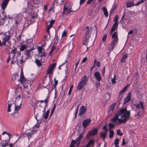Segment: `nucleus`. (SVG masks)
<instances>
[{"instance_id": "f257e3e1", "label": "nucleus", "mask_w": 147, "mask_h": 147, "mask_svg": "<svg viewBox=\"0 0 147 147\" xmlns=\"http://www.w3.org/2000/svg\"><path fill=\"white\" fill-rule=\"evenodd\" d=\"M130 115L129 111H127L126 108H122L118 112L114 117L111 119V121L115 123H124L129 118Z\"/></svg>"}, {"instance_id": "f03ea898", "label": "nucleus", "mask_w": 147, "mask_h": 147, "mask_svg": "<svg viewBox=\"0 0 147 147\" xmlns=\"http://www.w3.org/2000/svg\"><path fill=\"white\" fill-rule=\"evenodd\" d=\"M0 35L1 36V38L2 40V44H4V45H5L6 42H9L12 36L10 30L4 32H1Z\"/></svg>"}, {"instance_id": "7ed1b4c3", "label": "nucleus", "mask_w": 147, "mask_h": 147, "mask_svg": "<svg viewBox=\"0 0 147 147\" xmlns=\"http://www.w3.org/2000/svg\"><path fill=\"white\" fill-rule=\"evenodd\" d=\"M14 96L15 97L16 99L14 102V105H21L23 99L22 98L20 97L21 96L19 94L18 89H16L15 90L14 94Z\"/></svg>"}, {"instance_id": "20e7f679", "label": "nucleus", "mask_w": 147, "mask_h": 147, "mask_svg": "<svg viewBox=\"0 0 147 147\" xmlns=\"http://www.w3.org/2000/svg\"><path fill=\"white\" fill-rule=\"evenodd\" d=\"M112 38L113 39V40L110 44L109 48L110 51H112L114 47L117 44L118 39L117 32H115L112 34Z\"/></svg>"}, {"instance_id": "39448f33", "label": "nucleus", "mask_w": 147, "mask_h": 147, "mask_svg": "<svg viewBox=\"0 0 147 147\" xmlns=\"http://www.w3.org/2000/svg\"><path fill=\"white\" fill-rule=\"evenodd\" d=\"M88 79L86 76L84 75L83 76L78 85L77 89L78 90H80L82 88L83 86L87 84Z\"/></svg>"}, {"instance_id": "423d86ee", "label": "nucleus", "mask_w": 147, "mask_h": 147, "mask_svg": "<svg viewBox=\"0 0 147 147\" xmlns=\"http://www.w3.org/2000/svg\"><path fill=\"white\" fill-rule=\"evenodd\" d=\"M20 80L21 83L23 86L24 88H27L28 86V81L24 78L22 70H21L20 73Z\"/></svg>"}, {"instance_id": "0eeeda50", "label": "nucleus", "mask_w": 147, "mask_h": 147, "mask_svg": "<svg viewBox=\"0 0 147 147\" xmlns=\"http://www.w3.org/2000/svg\"><path fill=\"white\" fill-rule=\"evenodd\" d=\"M134 106L137 110H139L140 112H144V107L143 103L142 101H140L138 104H134Z\"/></svg>"}, {"instance_id": "6e6552de", "label": "nucleus", "mask_w": 147, "mask_h": 147, "mask_svg": "<svg viewBox=\"0 0 147 147\" xmlns=\"http://www.w3.org/2000/svg\"><path fill=\"white\" fill-rule=\"evenodd\" d=\"M37 131V129H29L27 130L26 132V134L28 138V139L33 135L36 133Z\"/></svg>"}, {"instance_id": "1a4fd4ad", "label": "nucleus", "mask_w": 147, "mask_h": 147, "mask_svg": "<svg viewBox=\"0 0 147 147\" xmlns=\"http://www.w3.org/2000/svg\"><path fill=\"white\" fill-rule=\"evenodd\" d=\"M98 129L95 128L92 131H89L87 134L86 138L87 139H89L91 136H94L98 132Z\"/></svg>"}, {"instance_id": "9d476101", "label": "nucleus", "mask_w": 147, "mask_h": 147, "mask_svg": "<svg viewBox=\"0 0 147 147\" xmlns=\"http://www.w3.org/2000/svg\"><path fill=\"white\" fill-rule=\"evenodd\" d=\"M56 63H54L51 64L47 71V73L48 74L51 73L54 70L56 65Z\"/></svg>"}, {"instance_id": "9b49d317", "label": "nucleus", "mask_w": 147, "mask_h": 147, "mask_svg": "<svg viewBox=\"0 0 147 147\" xmlns=\"http://www.w3.org/2000/svg\"><path fill=\"white\" fill-rule=\"evenodd\" d=\"M10 0H2V3L1 4V9L4 10L6 7Z\"/></svg>"}, {"instance_id": "f8f14e48", "label": "nucleus", "mask_w": 147, "mask_h": 147, "mask_svg": "<svg viewBox=\"0 0 147 147\" xmlns=\"http://www.w3.org/2000/svg\"><path fill=\"white\" fill-rule=\"evenodd\" d=\"M95 79L98 81H100L102 79L100 73L98 71L95 72L94 74Z\"/></svg>"}, {"instance_id": "ddd939ff", "label": "nucleus", "mask_w": 147, "mask_h": 147, "mask_svg": "<svg viewBox=\"0 0 147 147\" xmlns=\"http://www.w3.org/2000/svg\"><path fill=\"white\" fill-rule=\"evenodd\" d=\"M86 111V108L84 106H82L80 108L78 115L81 116L85 113Z\"/></svg>"}, {"instance_id": "4468645a", "label": "nucleus", "mask_w": 147, "mask_h": 147, "mask_svg": "<svg viewBox=\"0 0 147 147\" xmlns=\"http://www.w3.org/2000/svg\"><path fill=\"white\" fill-rule=\"evenodd\" d=\"M91 121V119H86L84 120L82 123V126L83 127L86 128L87 127L90 123Z\"/></svg>"}, {"instance_id": "2eb2a0df", "label": "nucleus", "mask_w": 147, "mask_h": 147, "mask_svg": "<svg viewBox=\"0 0 147 147\" xmlns=\"http://www.w3.org/2000/svg\"><path fill=\"white\" fill-rule=\"evenodd\" d=\"M131 93L129 92L128 94L126 97L124 99V102H123L124 104H125V103H127L130 100L131 98Z\"/></svg>"}, {"instance_id": "dca6fc26", "label": "nucleus", "mask_w": 147, "mask_h": 147, "mask_svg": "<svg viewBox=\"0 0 147 147\" xmlns=\"http://www.w3.org/2000/svg\"><path fill=\"white\" fill-rule=\"evenodd\" d=\"M38 52L41 57L44 56L45 55V52H43L42 51V47H39L37 48Z\"/></svg>"}, {"instance_id": "f3484780", "label": "nucleus", "mask_w": 147, "mask_h": 147, "mask_svg": "<svg viewBox=\"0 0 147 147\" xmlns=\"http://www.w3.org/2000/svg\"><path fill=\"white\" fill-rule=\"evenodd\" d=\"M22 19V17L21 15H18L15 18V20L16 24H18L21 22Z\"/></svg>"}, {"instance_id": "a211bd4d", "label": "nucleus", "mask_w": 147, "mask_h": 147, "mask_svg": "<svg viewBox=\"0 0 147 147\" xmlns=\"http://www.w3.org/2000/svg\"><path fill=\"white\" fill-rule=\"evenodd\" d=\"M118 24L119 23H118L114 22V23L113 25V27L111 30V34L112 33L113 31L117 29V28Z\"/></svg>"}, {"instance_id": "6ab92c4d", "label": "nucleus", "mask_w": 147, "mask_h": 147, "mask_svg": "<svg viewBox=\"0 0 147 147\" xmlns=\"http://www.w3.org/2000/svg\"><path fill=\"white\" fill-rule=\"evenodd\" d=\"M94 140L93 139H91L89 140L88 144H87L85 146H84L85 147H89L90 145H93L94 144Z\"/></svg>"}, {"instance_id": "aec40b11", "label": "nucleus", "mask_w": 147, "mask_h": 147, "mask_svg": "<svg viewBox=\"0 0 147 147\" xmlns=\"http://www.w3.org/2000/svg\"><path fill=\"white\" fill-rule=\"evenodd\" d=\"M83 136L82 134H80L79 136L76 139V141L78 142V145L81 141L82 139L83 138Z\"/></svg>"}, {"instance_id": "412c9836", "label": "nucleus", "mask_w": 147, "mask_h": 147, "mask_svg": "<svg viewBox=\"0 0 147 147\" xmlns=\"http://www.w3.org/2000/svg\"><path fill=\"white\" fill-rule=\"evenodd\" d=\"M102 9L105 16L106 17H107L108 16V13L106 8L105 7H103L102 8Z\"/></svg>"}, {"instance_id": "4be33fe9", "label": "nucleus", "mask_w": 147, "mask_h": 147, "mask_svg": "<svg viewBox=\"0 0 147 147\" xmlns=\"http://www.w3.org/2000/svg\"><path fill=\"white\" fill-rule=\"evenodd\" d=\"M16 51V49H15L12 50L10 53H9V55H11L12 58L13 59L14 58L15 56V53Z\"/></svg>"}, {"instance_id": "5701e85b", "label": "nucleus", "mask_w": 147, "mask_h": 147, "mask_svg": "<svg viewBox=\"0 0 147 147\" xmlns=\"http://www.w3.org/2000/svg\"><path fill=\"white\" fill-rule=\"evenodd\" d=\"M65 6H66L65 5L64 6V11H66L68 13L74 11L71 10V8H68L67 7H66Z\"/></svg>"}, {"instance_id": "b1692460", "label": "nucleus", "mask_w": 147, "mask_h": 147, "mask_svg": "<svg viewBox=\"0 0 147 147\" xmlns=\"http://www.w3.org/2000/svg\"><path fill=\"white\" fill-rule=\"evenodd\" d=\"M10 60H12V61L11 62V64H14V63L13 61V59H12L11 55H9V56L7 61V63H8Z\"/></svg>"}, {"instance_id": "393cba45", "label": "nucleus", "mask_w": 147, "mask_h": 147, "mask_svg": "<svg viewBox=\"0 0 147 147\" xmlns=\"http://www.w3.org/2000/svg\"><path fill=\"white\" fill-rule=\"evenodd\" d=\"M21 108V105H15V113H17L19 110Z\"/></svg>"}, {"instance_id": "a878e982", "label": "nucleus", "mask_w": 147, "mask_h": 147, "mask_svg": "<svg viewBox=\"0 0 147 147\" xmlns=\"http://www.w3.org/2000/svg\"><path fill=\"white\" fill-rule=\"evenodd\" d=\"M128 86L127 85L125 86L120 92V94L121 95L123 94L124 93L126 90Z\"/></svg>"}, {"instance_id": "bb28decb", "label": "nucleus", "mask_w": 147, "mask_h": 147, "mask_svg": "<svg viewBox=\"0 0 147 147\" xmlns=\"http://www.w3.org/2000/svg\"><path fill=\"white\" fill-rule=\"evenodd\" d=\"M114 134V132L113 130H110L109 132V137L110 138H112Z\"/></svg>"}, {"instance_id": "cd10ccee", "label": "nucleus", "mask_w": 147, "mask_h": 147, "mask_svg": "<svg viewBox=\"0 0 147 147\" xmlns=\"http://www.w3.org/2000/svg\"><path fill=\"white\" fill-rule=\"evenodd\" d=\"M126 5L127 7H130L133 6H135V4H134V3L132 2L127 3Z\"/></svg>"}, {"instance_id": "c85d7f7f", "label": "nucleus", "mask_w": 147, "mask_h": 147, "mask_svg": "<svg viewBox=\"0 0 147 147\" xmlns=\"http://www.w3.org/2000/svg\"><path fill=\"white\" fill-rule=\"evenodd\" d=\"M119 142V140L118 138H116L115 139L114 142V144L115 146V147H119L118 146Z\"/></svg>"}, {"instance_id": "c756f323", "label": "nucleus", "mask_w": 147, "mask_h": 147, "mask_svg": "<svg viewBox=\"0 0 147 147\" xmlns=\"http://www.w3.org/2000/svg\"><path fill=\"white\" fill-rule=\"evenodd\" d=\"M35 62L38 66L40 67L41 65V64L40 60L38 59H36L35 61Z\"/></svg>"}, {"instance_id": "7c9ffc66", "label": "nucleus", "mask_w": 147, "mask_h": 147, "mask_svg": "<svg viewBox=\"0 0 147 147\" xmlns=\"http://www.w3.org/2000/svg\"><path fill=\"white\" fill-rule=\"evenodd\" d=\"M88 38H85V39L84 40H83L82 42V44L85 45H87L88 44Z\"/></svg>"}, {"instance_id": "2f4dec72", "label": "nucleus", "mask_w": 147, "mask_h": 147, "mask_svg": "<svg viewBox=\"0 0 147 147\" xmlns=\"http://www.w3.org/2000/svg\"><path fill=\"white\" fill-rule=\"evenodd\" d=\"M45 108L44 111H43V118H44L45 119H47L48 118L49 114L46 113H44V111H45Z\"/></svg>"}, {"instance_id": "473e14b6", "label": "nucleus", "mask_w": 147, "mask_h": 147, "mask_svg": "<svg viewBox=\"0 0 147 147\" xmlns=\"http://www.w3.org/2000/svg\"><path fill=\"white\" fill-rule=\"evenodd\" d=\"M54 22H55L54 20H51L50 22V24L49 25H48L47 26V27H48L49 28H51L52 26L53 25L54 23Z\"/></svg>"}, {"instance_id": "72a5a7b5", "label": "nucleus", "mask_w": 147, "mask_h": 147, "mask_svg": "<svg viewBox=\"0 0 147 147\" xmlns=\"http://www.w3.org/2000/svg\"><path fill=\"white\" fill-rule=\"evenodd\" d=\"M109 130H111L114 127L115 125L113 124L109 123Z\"/></svg>"}, {"instance_id": "f704fd0d", "label": "nucleus", "mask_w": 147, "mask_h": 147, "mask_svg": "<svg viewBox=\"0 0 147 147\" xmlns=\"http://www.w3.org/2000/svg\"><path fill=\"white\" fill-rule=\"evenodd\" d=\"M106 132H100V135L101 137H102L104 139H105L106 136Z\"/></svg>"}, {"instance_id": "c9c22d12", "label": "nucleus", "mask_w": 147, "mask_h": 147, "mask_svg": "<svg viewBox=\"0 0 147 147\" xmlns=\"http://www.w3.org/2000/svg\"><path fill=\"white\" fill-rule=\"evenodd\" d=\"M40 124L36 123L35 125L32 127V129H37L39 127Z\"/></svg>"}, {"instance_id": "e433bc0d", "label": "nucleus", "mask_w": 147, "mask_h": 147, "mask_svg": "<svg viewBox=\"0 0 147 147\" xmlns=\"http://www.w3.org/2000/svg\"><path fill=\"white\" fill-rule=\"evenodd\" d=\"M26 49V46L24 45H22L21 48H20V51H23L24 49Z\"/></svg>"}, {"instance_id": "4c0bfd02", "label": "nucleus", "mask_w": 147, "mask_h": 147, "mask_svg": "<svg viewBox=\"0 0 147 147\" xmlns=\"http://www.w3.org/2000/svg\"><path fill=\"white\" fill-rule=\"evenodd\" d=\"M1 17L3 20H4L6 18V16L5 15V13L4 11L2 12Z\"/></svg>"}, {"instance_id": "58836bf2", "label": "nucleus", "mask_w": 147, "mask_h": 147, "mask_svg": "<svg viewBox=\"0 0 147 147\" xmlns=\"http://www.w3.org/2000/svg\"><path fill=\"white\" fill-rule=\"evenodd\" d=\"M90 33V30H87L85 34V38H88L89 37V36H88Z\"/></svg>"}, {"instance_id": "ea45409f", "label": "nucleus", "mask_w": 147, "mask_h": 147, "mask_svg": "<svg viewBox=\"0 0 147 147\" xmlns=\"http://www.w3.org/2000/svg\"><path fill=\"white\" fill-rule=\"evenodd\" d=\"M54 81L55 85H53L52 86V89H53V88H55L58 82V81L57 80H56L55 78Z\"/></svg>"}, {"instance_id": "a19ab883", "label": "nucleus", "mask_w": 147, "mask_h": 147, "mask_svg": "<svg viewBox=\"0 0 147 147\" xmlns=\"http://www.w3.org/2000/svg\"><path fill=\"white\" fill-rule=\"evenodd\" d=\"M18 77V74H14L12 76V80H14L16 79Z\"/></svg>"}, {"instance_id": "79ce46f5", "label": "nucleus", "mask_w": 147, "mask_h": 147, "mask_svg": "<svg viewBox=\"0 0 147 147\" xmlns=\"http://www.w3.org/2000/svg\"><path fill=\"white\" fill-rule=\"evenodd\" d=\"M144 2L142 0H141L139 1L136 4L134 5L135 6H138L140 4L143 3Z\"/></svg>"}, {"instance_id": "37998d69", "label": "nucleus", "mask_w": 147, "mask_h": 147, "mask_svg": "<svg viewBox=\"0 0 147 147\" xmlns=\"http://www.w3.org/2000/svg\"><path fill=\"white\" fill-rule=\"evenodd\" d=\"M96 63V60L95 59L94 60V62L93 66L90 69V70H91V71H92L93 69L95 67Z\"/></svg>"}, {"instance_id": "c03bdc74", "label": "nucleus", "mask_w": 147, "mask_h": 147, "mask_svg": "<svg viewBox=\"0 0 147 147\" xmlns=\"http://www.w3.org/2000/svg\"><path fill=\"white\" fill-rule=\"evenodd\" d=\"M127 55H123L122 57V59L121 60V61L123 62H124L125 59L127 58Z\"/></svg>"}, {"instance_id": "a18cd8bd", "label": "nucleus", "mask_w": 147, "mask_h": 147, "mask_svg": "<svg viewBox=\"0 0 147 147\" xmlns=\"http://www.w3.org/2000/svg\"><path fill=\"white\" fill-rule=\"evenodd\" d=\"M8 143V140H5L4 142V143L2 144V147H5V146L7 145Z\"/></svg>"}, {"instance_id": "49530a36", "label": "nucleus", "mask_w": 147, "mask_h": 147, "mask_svg": "<svg viewBox=\"0 0 147 147\" xmlns=\"http://www.w3.org/2000/svg\"><path fill=\"white\" fill-rule=\"evenodd\" d=\"M117 135L119 136H122L123 135V134L119 129H118L117 130Z\"/></svg>"}, {"instance_id": "de8ad7c7", "label": "nucleus", "mask_w": 147, "mask_h": 147, "mask_svg": "<svg viewBox=\"0 0 147 147\" xmlns=\"http://www.w3.org/2000/svg\"><path fill=\"white\" fill-rule=\"evenodd\" d=\"M100 81H98L96 82V88H98L100 85Z\"/></svg>"}, {"instance_id": "09e8293b", "label": "nucleus", "mask_w": 147, "mask_h": 147, "mask_svg": "<svg viewBox=\"0 0 147 147\" xmlns=\"http://www.w3.org/2000/svg\"><path fill=\"white\" fill-rule=\"evenodd\" d=\"M73 85H71V86L70 87V88L69 90V92H68V94L69 95H70L71 93V90H72V89L73 88Z\"/></svg>"}, {"instance_id": "8fccbe9b", "label": "nucleus", "mask_w": 147, "mask_h": 147, "mask_svg": "<svg viewBox=\"0 0 147 147\" xmlns=\"http://www.w3.org/2000/svg\"><path fill=\"white\" fill-rule=\"evenodd\" d=\"M125 14L124 13L123 14V16H122L121 18V19L120 20V22L121 23H122V24H124V23L123 22V19H124V18H125Z\"/></svg>"}, {"instance_id": "3c124183", "label": "nucleus", "mask_w": 147, "mask_h": 147, "mask_svg": "<svg viewBox=\"0 0 147 147\" xmlns=\"http://www.w3.org/2000/svg\"><path fill=\"white\" fill-rule=\"evenodd\" d=\"M47 98L46 99H45L44 100H39V101H38V102H40L41 103H43V102H45V103H46L47 102ZM48 101V100H47V101Z\"/></svg>"}, {"instance_id": "603ef678", "label": "nucleus", "mask_w": 147, "mask_h": 147, "mask_svg": "<svg viewBox=\"0 0 147 147\" xmlns=\"http://www.w3.org/2000/svg\"><path fill=\"white\" fill-rule=\"evenodd\" d=\"M106 67L105 66H104L103 68V69L101 71V73L103 75H104V74L105 72V69Z\"/></svg>"}, {"instance_id": "864d4df0", "label": "nucleus", "mask_w": 147, "mask_h": 147, "mask_svg": "<svg viewBox=\"0 0 147 147\" xmlns=\"http://www.w3.org/2000/svg\"><path fill=\"white\" fill-rule=\"evenodd\" d=\"M107 38V34H105L104 35L102 39V40L103 41H105V40H106Z\"/></svg>"}, {"instance_id": "5fc2aeb1", "label": "nucleus", "mask_w": 147, "mask_h": 147, "mask_svg": "<svg viewBox=\"0 0 147 147\" xmlns=\"http://www.w3.org/2000/svg\"><path fill=\"white\" fill-rule=\"evenodd\" d=\"M118 17L117 16L114 18V21L115 22L118 23Z\"/></svg>"}, {"instance_id": "6e6d98bb", "label": "nucleus", "mask_w": 147, "mask_h": 147, "mask_svg": "<svg viewBox=\"0 0 147 147\" xmlns=\"http://www.w3.org/2000/svg\"><path fill=\"white\" fill-rule=\"evenodd\" d=\"M55 105L53 107V109H52V110H51V113L50 114V116H51L52 115L53 113V112L54 111L55 108Z\"/></svg>"}, {"instance_id": "4d7b16f0", "label": "nucleus", "mask_w": 147, "mask_h": 147, "mask_svg": "<svg viewBox=\"0 0 147 147\" xmlns=\"http://www.w3.org/2000/svg\"><path fill=\"white\" fill-rule=\"evenodd\" d=\"M28 51L27 50L26 53V55L28 57H29L30 56V52L28 51Z\"/></svg>"}, {"instance_id": "13d9d810", "label": "nucleus", "mask_w": 147, "mask_h": 147, "mask_svg": "<svg viewBox=\"0 0 147 147\" xmlns=\"http://www.w3.org/2000/svg\"><path fill=\"white\" fill-rule=\"evenodd\" d=\"M56 48V46L55 45H53L52 47L51 48V50L53 51L55 50Z\"/></svg>"}, {"instance_id": "bf43d9fd", "label": "nucleus", "mask_w": 147, "mask_h": 147, "mask_svg": "<svg viewBox=\"0 0 147 147\" xmlns=\"http://www.w3.org/2000/svg\"><path fill=\"white\" fill-rule=\"evenodd\" d=\"M87 59V57H85L84 58L82 61V62L83 63L85 62L86 61Z\"/></svg>"}, {"instance_id": "052dcab7", "label": "nucleus", "mask_w": 147, "mask_h": 147, "mask_svg": "<svg viewBox=\"0 0 147 147\" xmlns=\"http://www.w3.org/2000/svg\"><path fill=\"white\" fill-rule=\"evenodd\" d=\"M126 144V143L125 142V140L124 138H123L122 140V142L121 144L122 145H125Z\"/></svg>"}, {"instance_id": "680f3d73", "label": "nucleus", "mask_w": 147, "mask_h": 147, "mask_svg": "<svg viewBox=\"0 0 147 147\" xmlns=\"http://www.w3.org/2000/svg\"><path fill=\"white\" fill-rule=\"evenodd\" d=\"M66 32H65V31H64L62 33V37H63L64 36H66Z\"/></svg>"}, {"instance_id": "e2e57ef3", "label": "nucleus", "mask_w": 147, "mask_h": 147, "mask_svg": "<svg viewBox=\"0 0 147 147\" xmlns=\"http://www.w3.org/2000/svg\"><path fill=\"white\" fill-rule=\"evenodd\" d=\"M78 107L79 106H78L77 108V110H76V113H75V118L76 117H77V114H78Z\"/></svg>"}, {"instance_id": "0e129e2a", "label": "nucleus", "mask_w": 147, "mask_h": 147, "mask_svg": "<svg viewBox=\"0 0 147 147\" xmlns=\"http://www.w3.org/2000/svg\"><path fill=\"white\" fill-rule=\"evenodd\" d=\"M96 66L98 67H99L100 66V62L99 61H98L97 62H96Z\"/></svg>"}, {"instance_id": "69168bd1", "label": "nucleus", "mask_w": 147, "mask_h": 147, "mask_svg": "<svg viewBox=\"0 0 147 147\" xmlns=\"http://www.w3.org/2000/svg\"><path fill=\"white\" fill-rule=\"evenodd\" d=\"M72 143H73V144H76V143H77L78 144V142H77V141H76V140H73L72 141H71V142Z\"/></svg>"}, {"instance_id": "338daca9", "label": "nucleus", "mask_w": 147, "mask_h": 147, "mask_svg": "<svg viewBox=\"0 0 147 147\" xmlns=\"http://www.w3.org/2000/svg\"><path fill=\"white\" fill-rule=\"evenodd\" d=\"M86 0H80V4L81 5L83 3H84Z\"/></svg>"}, {"instance_id": "774afa93", "label": "nucleus", "mask_w": 147, "mask_h": 147, "mask_svg": "<svg viewBox=\"0 0 147 147\" xmlns=\"http://www.w3.org/2000/svg\"><path fill=\"white\" fill-rule=\"evenodd\" d=\"M8 107H9V108H11V106L12 105V104L9 103V101L8 102Z\"/></svg>"}]
</instances>
